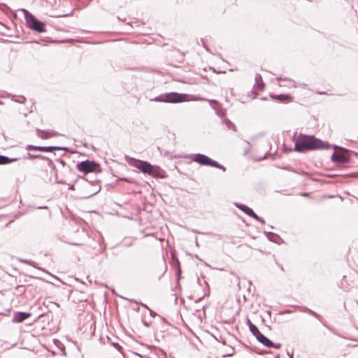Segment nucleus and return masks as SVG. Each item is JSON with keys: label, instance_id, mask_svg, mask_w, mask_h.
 Returning <instances> with one entry per match:
<instances>
[{"label": "nucleus", "instance_id": "18", "mask_svg": "<svg viewBox=\"0 0 358 358\" xmlns=\"http://www.w3.org/2000/svg\"><path fill=\"white\" fill-rule=\"evenodd\" d=\"M250 217L254 218L255 220H256L262 223H264V220L262 218H261L260 217H259L254 211L251 213Z\"/></svg>", "mask_w": 358, "mask_h": 358}, {"label": "nucleus", "instance_id": "15", "mask_svg": "<svg viewBox=\"0 0 358 358\" xmlns=\"http://www.w3.org/2000/svg\"><path fill=\"white\" fill-rule=\"evenodd\" d=\"M222 122L229 129H232L234 131H236V126L229 119L224 118Z\"/></svg>", "mask_w": 358, "mask_h": 358}, {"label": "nucleus", "instance_id": "26", "mask_svg": "<svg viewBox=\"0 0 358 358\" xmlns=\"http://www.w3.org/2000/svg\"><path fill=\"white\" fill-rule=\"evenodd\" d=\"M57 162L61 164L62 166H64L66 164L65 162L62 159H57Z\"/></svg>", "mask_w": 358, "mask_h": 358}, {"label": "nucleus", "instance_id": "3", "mask_svg": "<svg viewBox=\"0 0 358 358\" xmlns=\"http://www.w3.org/2000/svg\"><path fill=\"white\" fill-rule=\"evenodd\" d=\"M190 159L192 161L197 162L201 165L210 166L225 171V168L222 165H220L217 162L211 159L210 157L205 155L199 153L194 154L190 156Z\"/></svg>", "mask_w": 358, "mask_h": 358}, {"label": "nucleus", "instance_id": "7", "mask_svg": "<svg viewBox=\"0 0 358 358\" xmlns=\"http://www.w3.org/2000/svg\"><path fill=\"white\" fill-rule=\"evenodd\" d=\"M136 162L138 164L134 165L136 168H137L144 173L152 175L153 167L150 163L140 160H137Z\"/></svg>", "mask_w": 358, "mask_h": 358}, {"label": "nucleus", "instance_id": "28", "mask_svg": "<svg viewBox=\"0 0 358 358\" xmlns=\"http://www.w3.org/2000/svg\"><path fill=\"white\" fill-rule=\"evenodd\" d=\"M262 79V77L259 74H256L255 76V80L257 83H258L259 80H261Z\"/></svg>", "mask_w": 358, "mask_h": 358}, {"label": "nucleus", "instance_id": "29", "mask_svg": "<svg viewBox=\"0 0 358 358\" xmlns=\"http://www.w3.org/2000/svg\"><path fill=\"white\" fill-rule=\"evenodd\" d=\"M334 148L336 149V150H345L344 148H341V147H339L338 145H334Z\"/></svg>", "mask_w": 358, "mask_h": 358}, {"label": "nucleus", "instance_id": "24", "mask_svg": "<svg viewBox=\"0 0 358 358\" xmlns=\"http://www.w3.org/2000/svg\"><path fill=\"white\" fill-rule=\"evenodd\" d=\"M35 157H36V155L27 153V156L24 157V159H35Z\"/></svg>", "mask_w": 358, "mask_h": 358}, {"label": "nucleus", "instance_id": "22", "mask_svg": "<svg viewBox=\"0 0 358 358\" xmlns=\"http://www.w3.org/2000/svg\"><path fill=\"white\" fill-rule=\"evenodd\" d=\"M235 206L240 210H241L242 211L245 210V209L246 208L247 206L245 205H243V204H241V203H235Z\"/></svg>", "mask_w": 358, "mask_h": 358}, {"label": "nucleus", "instance_id": "31", "mask_svg": "<svg viewBox=\"0 0 358 358\" xmlns=\"http://www.w3.org/2000/svg\"><path fill=\"white\" fill-rule=\"evenodd\" d=\"M217 114H218L220 116H223V115H224V113H223V112H222V111H217Z\"/></svg>", "mask_w": 358, "mask_h": 358}, {"label": "nucleus", "instance_id": "11", "mask_svg": "<svg viewBox=\"0 0 358 358\" xmlns=\"http://www.w3.org/2000/svg\"><path fill=\"white\" fill-rule=\"evenodd\" d=\"M278 80L280 82L279 85L280 87H289V88L296 87V83L292 80L287 79V78H279Z\"/></svg>", "mask_w": 358, "mask_h": 358}, {"label": "nucleus", "instance_id": "6", "mask_svg": "<svg viewBox=\"0 0 358 358\" xmlns=\"http://www.w3.org/2000/svg\"><path fill=\"white\" fill-rule=\"evenodd\" d=\"M26 150L28 151L37 150L41 152H52L54 150H66V148L59 146H36L32 145H27L26 146Z\"/></svg>", "mask_w": 358, "mask_h": 358}, {"label": "nucleus", "instance_id": "34", "mask_svg": "<svg viewBox=\"0 0 358 358\" xmlns=\"http://www.w3.org/2000/svg\"><path fill=\"white\" fill-rule=\"evenodd\" d=\"M288 355H289V358H292L293 357V355L292 354L290 355V354L288 353Z\"/></svg>", "mask_w": 358, "mask_h": 358}, {"label": "nucleus", "instance_id": "30", "mask_svg": "<svg viewBox=\"0 0 358 358\" xmlns=\"http://www.w3.org/2000/svg\"><path fill=\"white\" fill-rule=\"evenodd\" d=\"M234 355V352H231V353H228L227 355H224L223 357H231Z\"/></svg>", "mask_w": 358, "mask_h": 358}, {"label": "nucleus", "instance_id": "8", "mask_svg": "<svg viewBox=\"0 0 358 358\" xmlns=\"http://www.w3.org/2000/svg\"><path fill=\"white\" fill-rule=\"evenodd\" d=\"M31 317V313L25 312H17L15 313L12 322L13 323L22 322L25 320Z\"/></svg>", "mask_w": 358, "mask_h": 358}, {"label": "nucleus", "instance_id": "23", "mask_svg": "<svg viewBox=\"0 0 358 358\" xmlns=\"http://www.w3.org/2000/svg\"><path fill=\"white\" fill-rule=\"evenodd\" d=\"M243 212L247 214L248 215L250 216L251 213L253 212V210L250 208H249L248 206L246 207V208L245 209V210H243Z\"/></svg>", "mask_w": 358, "mask_h": 358}, {"label": "nucleus", "instance_id": "32", "mask_svg": "<svg viewBox=\"0 0 358 358\" xmlns=\"http://www.w3.org/2000/svg\"><path fill=\"white\" fill-rule=\"evenodd\" d=\"M149 310L150 312L151 315L154 316L155 315L151 310L149 309Z\"/></svg>", "mask_w": 358, "mask_h": 358}, {"label": "nucleus", "instance_id": "35", "mask_svg": "<svg viewBox=\"0 0 358 358\" xmlns=\"http://www.w3.org/2000/svg\"><path fill=\"white\" fill-rule=\"evenodd\" d=\"M147 358H150V357H147Z\"/></svg>", "mask_w": 358, "mask_h": 358}, {"label": "nucleus", "instance_id": "17", "mask_svg": "<svg viewBox=\"0 0 358 358\" xmlns=\"http://www.w3.org/2000/svg\"><path fill=\"white\" fill-rule=\"evenodd\" d=\"M35 159H45V160H48V165L50 166H52L53 165V162L48 159V157H44L43 155H36V157H35Z\"/></svg>", "mask_w": 358, "mask_h": 358}, {"label": "nucleus", "instance_id": "16", "mask_svg": "<svg viewBox=\"0 0 358 358\" xmlns=\"http://www.w3.org/2000/svg\"><path fill=\"white\" fill-rule=\"evenodd\" d=\"M267 237L268 238V239L270 241H273V242H276L277 241L276 239L280 238V237L278 235H276L273 233H271V232L268 233Z\"/></svg>", "mask_w": 358, "mask_h": 358}, {"label": "nucleus", "instance_id": "5", "mask_svg": "<svg viewBox=\"0 0 358 358\" xmlns=\"http://www.w3.org/2000/svg\"><path fill=\"white\" fill-rule=\"evenodd\" d=\"M77 169L85 174L96 171L99 165L94 161L85 160L79 162L77 165Z\"/></svg>", "mask_w": 358, "mask_h": 358}, {"label": "nucleus", "instance_id": "33", "mask_svg": "<svg viewBox=\"0 0 358 358\" xmlns=\"http://www.w3.org/2000/svg\"><path fill=\"white\" fill-rule=\"evenodd\" d=\"M141 305H142L143 307H145V308H146L149 309V308H148V307L145 304H143V303H142Z\"/></svg>", "mask_w": 358, "mask_h": 358}, {"label": "nucleus", "instance_id": "21", "mask_svg": "<svg viewBox=\"0 0 358 358\" xmlns=\"http://www.w3.org/2000/svg\"><path fill=\"white\" fill-rule=\"evenodd\" d=\"M289 98V96L288 95H282V94L278 95V96H276L275 97V99H278V100H279L280 101H284L285 99H287Z\"/></svg>", "mask_w": 358, "mask_h": 358}, {"label": "nucleus", "instance_id": "2", "mask_svg": "<svg viewBox=\"0 0 358 358\" xmlns=\"http://www.w3.org/2000/svg\"><path fill=\"white\" fill-rule=\"evenodd\" d=\"M22 12L24 14V17L26 20V22L29 27L38 32L42 33L45 32V23L39 21L38 19H36L31 13H30L29 11H27L25 9H22Z\"/></svg>", "mask_w": 358, "mask_h": 358}, {"label": "nucleus", "instance_id": "12", "mask_svg": "<svg viewBox=\"0 0 358 358\" xmlns=\"http://www.w3.org/2000/svg\"><path fill=\"white\" fill-rule=\"evenodd\" d=\"M257 341L264 345L266 347H271L273 345V342L266 338L264 334H261L257 338Z\"/></svg>", "mask_w": 358, "mask_h": 358}, {"label": "nucleus", "instance_id": "19", "mask_svg": "<svg viewBox=\"0 0 358 358\" xmlns=\"http://www.w3.org/2000/svg\"><path fill=\"white\" fill-rule=\"evenodd\" d=\"M305 311L310 315H312L313 316L317 317V318H320V315H319L317 313H316L315 312L313 311L312 310L310 309H308V308H305Z\"/></svg>", "mask_w": 358, "mask_h": 358}, {"label": "nucleus", "instance_id": "1", "mask_svg": "<svg viewBox=\"0 0 358 358\" xmlns=\"http://www.w3.org/2000/svg\"><path fill=\"white\" fill-rule=\"evenodd\" d=\"M294 150L299 152H305L308 150H327L331 148V145L314 136L299 134L294 139Z\"/></svg>", "mask_w": 358, "mask_h": 358}, {"label": "nucleus", "instance_id": "10", "mask_svg": "<svg viewBox=\"0 0 358 358\" xmlns=\"http://www.w3.org/2000/svg\"><path fill=\"white\" fill-rule=\"evenodd\" d=\"M36 134L38 137L46 139L57 135L56 132L52 131H45L39 129H36Z\"/></svg>", "mask_w": 358, "mask_h": 358}, {"label": "nucleus", "instance_id": "27", "mask_svg": "<svg viewBox=\"0 0 358 358\" xmlns=\"http://www.w3.org/2000/svg\"><path fill=\"white\" fill-rule=\"evenodd\" d=\"M23 262H24L26 264H29V265H31L35 267L34 262H30L28 260H24Z\"/></svg>", "mask_w": 358, "mask_h": 358}, {"label": "nucleus", "instance_id": "14", "mask_svg": "<svg viewBox=\"0 0 358 358\" xmlns=\"http://www.w3.org/2000/svg\"><path fill=\"white\" fill-rule=\"evenodd\" d=\"M248 325L251 333L257 338L262 333L259 331L258 328L253 324L250 320H248Z\"/></svg>", "mask_w": 358, "mask_h": 358}, {"label": "nucleus", "instance_id": "4", "mask_svg": "<svg viewBox=\"0 0 358 358\" xmlns=\"http://www.w3.org/2000/svg\"><path fill=\"white\" fill-rule=\"evenodd\" d=\"M187 94L177 92H171L166 94L164 98L157 97L154 100L156 101H162L166 103H180L186 100Z\"/></svg>", "mask_w": 358, "mask_h": 358}, {"label": "nucleus", "instance_id": "13", "mask_svg": "<svg viewBox=\"0 0 358 358\" xmlns=\"http://www.w3.org/2000/svg\"><path fill=\"white\" fill-rule=\"evenodd\" d=\"M18 160V158H10L7 156L0 155V165L7 164Z\"/></svg>", "mask_w": 358, "mask_h": 358}, {"label": "nucleus", "instance_id": "25", "mask_svg": "<svg viewBox=\"0 0 358 358\" xmlns=\"http://www.w3.org/2000/svg\"><path fill=\"white\" fill-rule=\"evenodd\" d=\"M270 348H275V349H279L281 348V344L280 343H273V345H271Z\"/></svg>", "mask_w": 358, "mask_h": 358}, {"label": "nucleus", "instance_id": "20", "mask_svg": "<svg viewBox=\"0 0 358 358\" xmlns=\"http://www.w3.org/2000/svg\"><path fill=\"white\" fill-rule=\"evenodd\" d=\"M305 311L310 315H312L313 316L317 317V318H320V315H319L317 313H316L315 312L313 311L312 310L310 309H308V308H305Z\"/></svg>", "mask_w": 358, "mask_h": 358}, {"label": "nucleus", "instance_id": "9", "mask_svg": "<svg viewBox=\"0 0 358 358\" xmlns=\"http://www.w3.org/2000/svg\"><path fill=\"white\" fill-rule=\"evenodd\" d=\"M331 159L333 162L338 164H345L349 162V159L347 156L343 154H337L336 152L333 153Z\"/></svg>", "mask_w": 358, "mask_h": 358}]
</instances>
